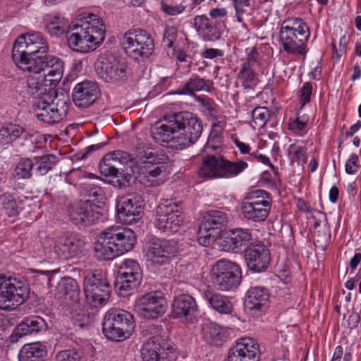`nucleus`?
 Here are the masks:
<instances>
[{
    "label": "nucleus",
    "instance_id": "ddd939ff",
    "mask_svg": "<svg viewBox=\"0 0 361 361\" xmlns=\"http://www.w3.org/2000/svg\"><path fill=\"white\" fill-rule=\"evenodd\" d=\"M85 245L81 234L67 232L56 238L54 252L59 259L68 260L84 255Z\"/></svg>",
    "mask_w": 361,
    "mask_h": 361
},
{
    "label": "nucleus",
    "instance_id": "338daca9",
    "mask_svg": "<svg viewBox=\"0 0 361 361\" xmlns=\"http://www.w3.org/2000/svg\"><path fill=\"white\" fill-rule=\"evenodd\" d=\"M69 25H56L54 23H47L46 25V29L51 36L59 37L66 32V28L70 30L68 27Z\"/></svg>",
    "mask_w": 361,
    "mask_h": 361
},
{
    "label": "nucleus",
    "instance_id": "3c124183",
    "mask_svg": "<svg viewBox=\"0 0 361 361\" xmlns=\"http://www.w3.org/2000/svg\"><path fill=\"white\" fill-rule=\"evenodd\" d=\"M114 154H106L99 164L100 173L105 177H114L117 178L115 168L111 161Z\"/></svg>",
    "mask_w": 361,
    "mask_h": 361
},
{
    "label": "nucleus",
    "instance_id": "72a5a7b5",
    "mask_svg": "<svg viewBox=\"0 0 361 361\" xmlns=\"http://www.w3.org/2000/svg\"><path fill=\"white\" fill-rule=\"evenodd\" d=\"M135 152L136 159L145 165L166 164L169 160V157L164 153H154L152 148L143 143L136 147Z\"/></svg>",
    "mask_w": 361,
    "mask_h": 361
},
{
    "label": "nucleus",
    "instance_id": "0eeeda50",
    "mask_svg": "<svg viewBox=\"0 0 361 361\" xmlns=\"http://www.w3.org/2000/svg\"><path fill=\"white\" fill-rule=\"evenodd\" d=\"M161 330L160 326H147V331L156 335L149 338L142 347L141 357L143 361H176V349L170 341L159 335Z\"/></svg>",
    "mask_w": 361,
    "mask_h": 361
},
{
    "label": "nucleus",
    "instance_id": "864d4df0",
    "mask_svg": "<svg viewBox=\"0 0 361 361\" xmlns=\"http://www.w3.org/2000/svg\"><path fill=\"white\" fill-rule=\"evenodd\" d=\"M197 101L201 104L202 112L209 119H214L217 117L216 105L212 99L207 97H198Z\"/></svg>",
    "mask_w": 361,
    "mask_h": 361
},
{
    "label": "nucleus",
    "instance_id": "c03bdc74",
    "mask_svg": "<svg viewBox=\"0 0 361 361\" xmlns=\"http://www.w3.org/2000/svg\"><path fill=\"white\" fill-rule=\"evenodd\" d=\"M104 192L103 189L97 185H86L80 190V196L87 200L83 201H90L92 203L97 202H103L104 200Z\"/></svg>",
    "mask_w": 361,
    "mask_h": 361
},
{
    "label": "nucleus",
    "instance_id": "a18cd8bd",
    "mask_svg": "<svg viewBox=\"0 0 361 361\" xmlns=\"http://www.w3.org/2000/svg\"><path fill=\"white\" fill-rule=\"evenodd\" d=\"M307 148L296 143L291 144L288 149V156L290 164L295 163L303 166L307 162Z\"/></svg>",
    "mask_w": 361,
    "mask_h": 361
},
{
    "label": "nucleus",
    "instance_id": "bf43d9fd",
    "mask_svg": "<svg viewBox=\"0 0 361 361\" xmlns=\"http://www.w3.org/2000/svg\"><path fill=\"white\" fill-rule=\"evenodd\" d=\"M211 24L209 19L204 15L196 16L194 18V27L200 35L208 30Z\"/></svg>",
    "mask_w": 361,
    "mask_h": 361
},
{
    "label": "nucleus",
    "instance_id": "58836bf2",
    "mask_svg": "<svg viewBox=\"0 0 361 361\" xmlns=\"http://www.w3.org/2000/svg\"><path fill=\"white\" fill-rule=\"evenodd\" d=\"M203 339L211 345H221L225 339L224 330L216 324H209L202 329Z\"/></svg>",
    "mask_w": 361,
    "mask_h": 361
},
{
    "label": "nucleus",
    "instance_id": "f8f14e48",
    "mask_svg": "<svg viewBox=\"0 0 361 361\" xmlns=\"http://www.w3.org/2000/svg\"><path fill=\"white\" fill-rule=\"evenodd\" d=\"M44 95L34 102V111L36 117L49 125L60 122L67 114L68 104L64 99H59L56 102L54 100L47 101Z\"/></svg>",
    "mask_w": 361,
    "mask_h": 361
},
{
    "label": "nucleus",
    "instance_id": "20e7f679",
    "mask_svg": "<svg viewBox=\"0 0 361 361\" xmlns=\"http://www.w3.org/2000/svg\"><path fill=\"white\" fill-rule=\"evenodd\" d=\"M247 166L244 161H231L223 156L208 155L202 159L197 173L204 179L231 178L238 176Z\"/></svg>",
    "mask_w": 361,
    "mask_h": 361
},
{
    "label": "nucleus",
    "instance_id": "ea45409f",
    "mask_svg": "<svg viewBox=\"0 0 361 361\" xmlns=\"http://www.w3.org/2000/svg\"><path fill=\"white\" fill-rule=\"evenodd\" d=\"M49 79L44 75H32L27 77V92L31 95L45 94Z\"/></svg>",
    "mask_w": 361,
    "mask_h": 361
},
{
    "label": "nucleus",
    "instance_id": "7c9ffc66",
    "mask_svg": "<svg viewBox=\"0 0 361 361\" xmlns=\"http://www.w3.org/2000/svg\"><path fill=\"white\" fill-rule=\"evenodd\" d=\"M271 204V200H262L261 202L245 200L241 207L242 214L253 222L264 221L270 213Z\"/></svg>",
    "mask_w": 361,
    "mask_h": 361
},
{
    "label": "nucleus",
    "instance_id": "9d476101",
    "mask_svg": "<svg viewBox=\"0 0 361 361\" xmlns=\"http://www.w3.org/2000/svg\"><path fill=\"white\" fill-rule=\"evenodd\" d=\"M122 43L126 54L136 60L149 58L154 50V39L150 34L140 28L125 32Z\"/></svg>",
    "mask_w": 361,
    "mask_h": 361
},
{
    "label": "nucleus",
    "instance_id": "79ce46f5",
    "mask_svg": "<svg viewBox=\"0 0 361 361\" xmlns=\"http://www.w3.org/2000/svg\"><path fill=\"white\" fill-rule=\"evenodd\" d=\"M21 204L22 201H17L11 193L6 192L0 194V205L8 216H17L22 209Z\"/></svg>",
    "mask_w": 361,
    "mask_h": 361
},
{
    "label": "nucleus",
    "instance_id": "13d9d810",
    "mask_svg": "<svg viewBox=\"0 0 361 361\" xmlns=\"http://www.w3.org/2000/svg\"><path fill=\"white\" fill-rule=\"evenodd\" d=\"M307 121V118H305L304 116H300V113H298V117L289 123V129L294 133L302 134L305 130Z\"/></svg>",
    "mask_w": 361,
    "mask_h": 361
},
{
    "label": "nucleus",
    "instance_id": "6e6d98bb",
    "mask_svg": "<svg viewBox=\"0 0 361 361\" xmlns=\"http://www.w3.org/2000/svg\"><path fill=\"white\" fill-rule=\"evenodd\" d=\"M164 164L153 165L149 164L144 166V168L145 169V173L147 174V177L157 178V180H152V183H154L157 185H159L161 182V179L159 178V177L166 169Z\"/></svg>",
    "mask_w": 361,
    "mask_h": 361
},
{
    "label": "nucleus",
    "instance_id": "9b49d317",
    "mask_svg": "<svg viewBox=\"0 0 361 361\" xmlns=\"http://www.w3.org/2000/svg\"><path fill=\"white\" fill-rule=\"evenodd\" d=\"M179 250L176 241L159 238H152L144 247L146 260L155 267L169 264Z\"/></svg>",
    "mask_w": 361,
    "mask_h": 361
},
{
    "label": "nucleus",
    "instance_id": "393cba45",
    "mask_svg": "<svg viewBox=\"0 0 361 361\" xmlns=\"http://www.w3.org/2000/svg\"><path fill=\"white\" fill-rule=\"evenodd\" d=\"M257 344L250 338H242L228 352V361H259Z\"/></svg>",
    "mask_w": 361,
    "mask_h": 361
},
{
    "label": "nucleus",
    "instance_id": "4be33fe9",
    "mask_svg": "<svg viewBox=\"0 0 361 361\" xmlns=\"http://www.w3.org/2000/svg\"><path fill=\"white\" fill-rule=\"evenodd\" d=\"M310 36L309 32H297L288 27H281L279 32L280 41L283 50L289 54L305 55V43Z\"/></svg>",
    "mask_w": 361,
    "mask_h": 361
},
{
    "label": "nucleus",
    "instance_id": "aec40b11",
    "mask_svg": "<svg viewBox=\"0 0 361 361\" xmlns=\"http://www.w3.org/2000/svg\"><path fill=\"white\" fill-rule=\"evenodd\" d=\"M63 66L62 61L56 56L47 53L37 56L35 60H31L30 65L23 71L32 72L39 74L44 72L46 77H51L49 82L58 81L62 76Z\"/></svg>",
    "mask_w": 361,
    "mask_h": 361
},
{
    "label": "nucleus",
    "instance_id": "c9c22d12",
    "mask_svg": "<svg viewBox=\"0 0 361 361\" xmlns=\"http://www.w3.org/2000/svg\"><path fill=\"white\" fill-rule=\"evenodd\" d=\"M47 324L41 317L33 315L25 318L17 326V332L20 336L38 333L47 329Z\"/></svg>",
    "mask_w": 361,
    "mask_h": 361
},
{
    "label": "nucleus",
    "instance_id": "774afa93",
    "mask_svg": "<svg viewBox=\"0 0 361 361\" xmlns=\"http://www.w3.org/2000/svg\"><path fill=\"white\" fill-rule=\"evenodd\" d=\"M185 8V6L182 4L169 5L165 3H161V10L169 16H176L181 13Z\"/></svg>",
    "mask_w": 361,
    "mask_h": 361
},
{
    "label": "nucleus",
    "instance_id": "c85d7f7f",
    "mask_svg": "<svg viewBox=\"0 0 361 361\" xmlns=\"http://www.w3.org/2000/svg\"><path fill=\"white\" fill-rule=\"evenodd\" d=\"M173 318L185 319L192 322L196 317L197 305L190 295L183 294L174 298L171 305Z\"/></svg>",
    "mask_w": 361,
    "mask_h": 361
},
{
    "label": "nucleus",
    "instance_id": "4468645a",
    "mask_svg": "<svg viewBox=\"0 0 361 361\" xmlns=\"http://www.w3.org/2000/svg\"><path fill=\"white\" fill-rule=\"evenodd\" d=\"M144 205V200L140 192H128L118 200V216L124 224H132L141 218Z\"/></svg>",
    "mask_w": 361,
    "mask_h": 361
},
{
    "label": "nucleus",
    "instance_id": "a211bd4d",
    "mask_svg": "<svg viewBox=\"0 0 361 361\" xmlns=\"http://www.w3.org/2000/svg\"><path fill=\"white\" fill-rule=\"evenodd\" d=\"M70 220L77 226H90L102 216L99 207L90 201L80 200L71 204L68 209Z\"/></svg>",
    "mask_w": 361,
    "mask_h": 361
},
{
    "label": "nucleus",
    "instance_id": "69168bd1",
    "mask_svg": "<svg viewBox=\"0 0 361 361\" xmlns=\"http://www.w3.org/2000/svg\"><path fill=\"white\" fill-rule=\"evenodd\" d=\"M207 29L202 34L204 40L212 42L220 39L221 33L216 26L211 24Z\"/></svg>",
    "mask_w": 361,
    "mask_h": 361
},
{
    "label": "nucleus",
    "instance_id": "1a4fd4ad",
    "mask_svg": "<svg viewBox=\"0 0 361 361\" xmlns=\"http://www.w3.org/2000/svg\"><path fill=\"white\" fill-rule=\"evenodd\" d=\"M84 292L87 302L94 307H102L110 298L111 287L102 271L88 273L84 280Z\"/></svg>",
    "mask_w": 361,
    "mask_h": 361
},
{
    "label": "nucleus",
    "instance_id": "dca6fc26",
    "mask_svg": "<svg viewBox=\"0 0 361 361\" xmlns=\"http://www.w3.org/2000/svg\"><path fill=\"white\" fill-rule=\"evenodd\" d=\"M228 224L227 214L220 210H209L204 216V221L200 226L198 242L200 245L207 246L210 238L214 239L221 230Z\"/></svg>",
    "mask_w": 361,
    "mask_h": 361
},
{
    "label": "nucleus",
    "instance_id": "49530a36",
    "mask_svg": "<svg viewBox=\"0 0 361 361\" xmlns=\"http://www.w3.org/2000/svg\"><path fill=\"white\" fill-rule=\"evenodd\" d=\"M34 166L33 159L23 158L17 164L13 176L17 179H28L32 176Z\"/></svg>",
    "mask_w": 361,
    "mask_h": 361
},
{
    "label": "nucleus",
    "instance_id": "6ab92c4d",
    "mask_svg": "<svg viewBox=\"0 0 361 361\" xmlns=\"http://www.w3.org/2000/svg\"><path fill=\"white\" fill-rule=\"evenodd\" d=\"M136 307L142 317L156 319L165 314L168 306L161 292H150L138 298Z\"/></svg>",
    "mask_w": 361,
    "mask_h": 361
},
{
    "label": "nucleus",
    "instance_id": "423d86ee",
    "mask_svg": "<svg viewBox=\"0 0 361 361\" xmlns=\"http://www.w3.org/2000/svg\"><path fill=\"white\" fill-rule=\"evenodd\" d=\"M30 286L25 280L0 275V309L12 310L29 297Z\"/></svg>",
    "mask_w": 361,
    "mask_h": 361
},
{
    "label": "nucleus",
    "instance_id": "f257e3e1",
    "mask_svg": "<svg viewBox=\"0 0 361 361\" xmlns=\"http://www.w3.org/2000/svg\"><path fill=\"white\" fill-rule=\"evenodd\" d=\"M165 123L157 122L154 133L168 147L180 150L194 144L202 133L201 121L189 111L169 114Z\"/></svg>",
    "mask_w": 361,
    "mask_h": 361
},
{
    "label": "nucleus",
    "instance_id": "a19ab883",
    "mask_svg": "<svg viewBox=\"0 0 361 361\" xmlns=\"http://www.w3.org/2000/svg\"><path fill=\"white\" fill-rule=\"evenodd\" d=\"M207 82L208 81H206L198 75L192 76L176 92V94L192 95L195 92L208 90L209 85Z\"/></svg>",
    "mask_w": 361,
    "mask_h": 361
},
{
    "label": "nucleus",
    "instance_id": "5fc2aeb1",
    "mask_svg": "<svg viewBox=\"0 0 361 361\" xmlns=\"http://www.w3.org/2000/svg\"><path fill=\"white\" fill-rule=\"evenodd\" d=\"M55 272V271L35 270L33 271L34 275L32 276L34 283L49 287L51 283L52 276Z\"/></svg>",
    "mask_w": 361,
    "mask_h": 361
},
{
    "label": "nucleus",
    "instance_id": "f3484780",
    "mask_svg": "<svg viewBox=\"0 0 361 361\" xmlns=\"http://www.w3.org/2000/svg\"><path fill=\"white\" fill-rule=\"evenodd\" d=\"M255 242L250 229L235 228L224 233L219 238L222 250L233 253L245 252Z\"/></svg>",
    "mask_w": 361,
    "mask_h": 361
},
{
    "label": "nucleus",
    "instance_id": "603ef678",
    "mask_svg": "<svg viewBox=\"0 0 361 361\" xmlns=\"http://www.w3.org/2000/svg\"><path fill=\"white\" fill-rule=\"evenodd\" d=\"M56 361H83L80 350L73 348L59 351L55 356Z\"/></svg>",
    "mask_w": 361,
    "mask_h": 361
},
{
    "label": "nucleus",
    "instance_id": "f704fd0d",
    "mask_svg": "<svg viewBox=\"0 0 361 361\" xmlns=\"http://www.w3.org/2000/svg\"><path fill=\"white\" fill-rule=\"evenodd\" d=\"M47 355L46 346L40 342L25 344L18 354L19 361H43Z\"/></svg>",
    "mask_w": 361,
    "mask_h": 361
},
{
    "label": "nucleus",
    "instance_id": "680f3d73",
    "mask_svg": "<svg viewBox=\"0 0 361 361\" xmlns=\"http://www.w3.org/2000/svg\"><path fill=\"white\" fill-rule=\"evenodd\" d=\"M262 200H271V195L266 190L258 189L250 192L245 200L261 202Z\"/></svg>",
    "mask_w": 361,
    "mask_h": 361
},
{
    "label": "nucleus",
    "instance_id": "7ed1b4c3",
    "mask_svg": "<svg viewBox=\"0 0 361 361\" xmlns=\"http://www.w3.org/2000/svg\"><path fill=\"white\" fill-rule=\"evenodd\" d=\"M49 46L42 35L38 32H30L20 35L15 41L12 50V59L22 71L27 68L31 60L47 53Z\"/></svg>",
    "mask_w": 361,
    "mask_h": 361
},
{
    "label": "nucleus",
    "instance_id": "6e6552de",
    "mask_svg": "<svg viewBox=\"0 0 361 361\" xmlns=\"http://www.w3.org/2000/svg\"><path fill=\"white\" fill-rule=\"evenodd\" d=\"M213 286L221 291L236 289L241 283L242 270L239 264L227 259L217 260L210 271Z\"/></svg>",
    "mask_w": 361,
    "mask_h": 361
},
{
    "label": "nucleus",
    "instance_id": "2f4dec72",
    "mask_svg": "<svg viewBox=\"0 0 361 361\" xmlns=\"http://www.w3.org/2000/svg\"><path fill=\"white\" fill-rule=\"evenodd\" d=\"M114 241L110 237V233L106 228L99 236L94 243V252L96 257L104 261L111 260L119 256Z\"/></svg>",
    "mask_w": 361,
    "mask_h": 361
},
{
    "label": "nucleus",
    "instance_id": "b1692460",
    "mask_svg": "<svg viewBox=\"0 0 361 361\" xmlns=\"http://www.w3.org/2000/svg\"><path fill=\"white\" fill-rule=\"evenodd\" d=\"M244 257L247 268L255 273L266 271L271 259L269 250L262 242L252 244Z\"/></svg>",
    "mask_w": 361,
    "mask_h": 361
},
{
    "label": "nucleus",
    "instance_id": "4c0bfd02",
    "mask_svg": "<svg viewBox=\"0 0 361 361\" xmlns=\"http://www.w3.org/2000/svg\"><path fill=\"white\" fill-rule=\"evenodd\" d=\"M25 131L19 125L8 123L0 128V148L6 149Z\"/></svg>",
    "mask_w": 361,
    "mask_h": 361
},
{
    "label": "nucleus",
    "instance_id": "0e129e2a",
    "mask_svg": "<svg viewBox=\"0 0 361 361\" xmlns=\"http://www.w3.org/2000/svg\"><path fill=\"white\" fill-rule=\"evenodd\" d=\"M312 92V85L310 82L303 84L300 91V98L302 106L310 102Z\"/></svg>",
    "mask_w": 361,
    "mask_h": 361
},
{
    "label": "nucleus",
    "instance_id": "052dcab7",
    "mask_svg": "<svg viewBox=\"0 0 361 361\" xmlns=\"http://www.w3.org/2000/svg\"><path fill=\"white\" fill-rule=\"evenodd\" d=\"M219 123H214L212 125V130L209 135L208 142L205 145V147L207 149H209V148H212L213 149H216V147L211 144L212 142H220V136L221 134V130L217 129L219 128Z\"/></svg>",
    "mask_w": 361,
    "mask_h": 361
},
{
    "label": "nucleus",
    "instance_id": "de8ad7c7",
    "mask_svg": "<svg viewBox=\"0 0 361 361\" xmlns=\"http://www.w3.org/2000/svg\"><path fill=\"white\" fill-rule=\"evenodd\" d=\"M269 116V111L265 106H257L252 111V126L253 128H263Z\"/></svg>",
    "mask_w": 361,
    "mask_h": 361
},
{
    "label": "nucleus",
    "instance_id": "39448f33",
    "mask_svg": "<svg viewBox=\"0 0 361 361\" xmlns=\"http://www.w3.org/2000/svg\"><path fill=\"white\" fill-rule=\"evenodd\" d=\"M135 326L133 315L123 309L111 308L103 318V333L107 339L113 341H121L129 338Z\"/></svg>",
    "mask_w": 361,
    "mask_h": 361
},
{
    "label": "nucleus",
    "instance_id": "f03ea898",
    "mask_svg": "<svg viewBox=\"0 0 361 361\" xmlns=\"http://www.w3.org/2000/svg\"><path fill=\"white\" fill-rule=\"evenodd\" d=\"M87 18L89 20L77 19L68 26L70 30L76 32L68 37V44L77 52L94 51L105 39L106 26L103 20L93 14H89Z\"/></svg>",
    "mask_w": 361,
    "mask_h": 361
},
{
    "label": "nucleus",
    "instance_id": "e2e57ef3",
    "mask_svg": "<svg viewBox=\"0 0 361 361\" xmlns=\"http://www.w3.org/2000/svg\"><path fill=\"white\" fill-rule=\"evenodd\" d=\"M330 239V234L324 231H319L315 235L314 245L322 250H324L327 246Z\"/></svg>",
    "mask_w": 361,
    "mask_h": 361
},
{
    "label": "nucleus",
    "instance_id": "bb28decb",
    "mask_svg": "<svg viewBox=\"0 0 361 361\" xmlns=\"http://www.w3.org/2000/svg\"><path fill=\"white\" fill-rule=\"evenodd\" d=\"M80 290L78 282L71 277H65L59 282L55 298L62 305H74L79 303Z\"/></svg>",
    "mask_w": 361,
    "mask_h": 361
},
{
    "label": "nucleus",
    "instance_id": "a878e982",
    "mask_svg": "<svg viewBox=\"0 0 361 361\" xmlns=\"http://www.w3.org/2000/svg\"><path fill=\"white\" fill-rule=\"evenodd\" d=\"M107 228L119 256L133 248L137 238L132 229L119 226H111Z\"/></svg>",
    "mask_w": 361,
    "mask_h": 361
},
{
    "label": "nucleus",
    "instance_id": "cd10ccee",
    "mask_svg": "<svg viewBox=\"0 0 361 361\" xmlns=\"http://www.w3.org/2000/svg\"><path fill=\"white\" fill-rule=\"evenodd\" d=\"M99 89L95 82L84 80L78 83L72 93L74 104L78 107H87L91 105L97 98Z\"/></svg>",
    "mask_w": 361,
    "mask_h": 361
},
{
    "label": "nucleus",
    "instance_id": "2eb2a0df",
    "mask_svg": "<svg viewBox=\"0 0 361 361\" xmlns=\"http://www.w3.org/2000/svg\"><path fill=\"white\" fill-rule=\"evenodd\" d=\"M180 207L172 200H166L157 207L156 226L164 232L174 233L183 223Z\"/></svg>",
    "mask_w": 361,
    "mask_h": 361
},
{
    "label": "nucleus",
    "instance_id": "412c9836",
    "mask_svg": "<svg viewBox=\"0 0 361 361\" xmlns=\"http://www.w3.org/2000/svg\"><path fill=\"white\" fill-rule=\"evenodd\" d=\"M126 65L112 54H104L95 63L99 76L106 82H116L126 76Z\"/></svg>",
    "mask_w": 361,
    "mask_h": 361
},
{
    "label": "nucleus",
    "instance_id": "4d7b16f0",
    "mask_svg": "<svg viewBox=\"0 0 361 361\" xmlns=\"http://www.w3.org/2000/svg\"><path fill=\"white\" fill-rule=\"evenodd\" d=\"M281 27H288L291 30H296L297 32H302V29L305 32H309V28L306 23L300 18H292L283 23Z\"/></svg>",
    "mask_w": 361,
    "mask_h": 361
},
{
    "label": "nucleus",
    "instance_id": "c756f323",
    "mask_svg": "<svg viewBox=\"0 0 361 361\" xmlns=\"http://www.w3.org/2000/svg\"><path fill=\"white\" fill-rule=\"evenodd\" d=\"M111 153L114 154L113 157H111V161L114 166L117 176V179L115 181H112L114 186L118 188H125L128 185L131 178V176L128 173L125 172V168L129 162H133L134 159L131 154L121 150L111 152Z\"/></svg>",
    "mask_w": 361,
    "mask_h": 361
},
{
    "label": "nucleus",
    "instance_id": "5701e85b",
    "mask_svg": "<svg viewBox=\"0 0 361 361\" xmlns=\"http://www.w3.org/2000/svg\"><path fill=\"white\" fill-rule=\"evenodd\" d=\"M269 290L264 287L250 288L245 301L246 312L253 317L262 316L269 306Z\"/></svg>",
    "mask_w": 361,
    "mask_h": 361
},
{
    "label": "nucleus",
    "instance_id": "e433bc0d",
    "mask_svg": "<svg viewBox=\"0 0 361 361\" xmlns=\"http://www.w3.org/2000/svg\"><path fill=\"white\" fill-rule=\"evenodd\" d=\"M256 61L249 57L246 62L243 64L238 79L241 82L245 89L253 88L258 82L257 76L253 69Z\"/></svg>",
    "mask_w": 361,
    "mask_h": 361
},
{
    "label": "nucleus",
    "instance_id": "09e8293b",
    "mask_svg": "<svg viewBox=\"0 0 361 361\" xmlns=\"http://www.w3.org/2000/svg\"><path fill=\"white\" fill-rule=\"evenodd\" d=\"M118 275L126 277H141L142 272L139 264L135 260L128 259L123 262Z\"/></svg>",
    "mask_w": 361,
    "mask_h": 361
},
{
    "label": "nucleus",
    "instance_id": "8fccbe9b",
    "mask_svg": "<svg viewBox=\"0 0 361 361\" xmlns=\"http://www.w3.org/2000/svg\"><path fill=\"white\" fill-rule=\"evenodd\" d=\"M141 277H126L118 275L116 286L120 291L128 292L135 290L140 284Z\"/></svg>",
    "mask_w": 361,
    "mask_h": 361
},
{
    "label": "nucleus",
    "instance_id": "37998d69",
    "mask_svg": "<svg viewBox=\"0 0 361 361\" xmlns=\"http://www.w3.org/2000/svg\"><path fill=\"white\" fill-rule=\"evenodd\" d=\"M35 171L40 175H44L51 170L58 159L54 154L37 156L33 158Z\"/></svg>",
    "mask_w": 361,
    "mask_h": 361
},
{
    "label": "nucleus",
    "instance_id": "473e14b6",
    "mask_svg": "<svg viewBox=\"0 0 361 361\" xmlns=\"http://www.w3.org/2000/svg\"><path fill=\"white\" fill-rule=\"evenodd\" d=\"M204 300L213 310L223 314H229L232 312L233 307L228 297L216 292L207 287L202 292Z\"/></svg>",
    "mask_w": 361,
    "mask_h": 361
}]
</instances>
